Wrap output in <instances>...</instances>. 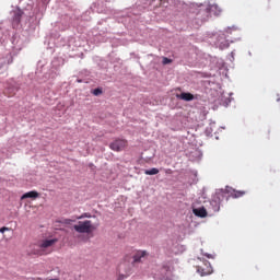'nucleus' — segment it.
Returning a JSON list of instances; mask_svg holds the SVG:
<instances>
[{
	"mask_svg": "<svg viewBox=\"0 0 280 280\" xmlns=\"http://www.w3.org/2000/svg\"><path fill=\"white\" fill-rule=\"evenodd\" d=\"M176 97L178 100H183L184 102H194V100L198 98V97H196L194 94H191L189 92H183L180 94H177Z\"/></svg>",
	"mask_w": 280,
	"mask_h": 280,
	"instance_id": "obj_5",
	"label": "nucleus"
},
{
	"mask_svg": "<svg viewBox=\"0 0 280 280\" xmlns=\"http://www.w3.org/2000/svg\"><path fill=\"white\" fill-rule=\"evenodd\" d=\"M198 272H201V277H205L206 275H211V264L209 261L206 262V269L202 267H198Z\"/></svg>",
	"mask_w": 280,
	"mask_h": 280,
	"instance_id": "obj_7",
	"label": "nucleus"
},
{
	"mask_svg": "<svg viewBox=\"0 0 280 280\" xmlns=\"http://www.w3.org/2000/svg\"><path fill=\"white\" fill-rule=\"evenodd\" d=\"M209 11H210V12H213V13L215 14V16H219V14L222 13V9L219 8L218 4H212V5H210Z\"/></svg>",
	"mask_w": 280,
	"mask_h": 280,
	"instance_id": "obj_11",
	"label": "nucleus"
},
{
	"mask_svg": "<svg viewBox=\"0 0 280 280\" xmlns=\"http://www.w3.org/2000/svg\"><path fill=\"white\" fill-rule=\"evenodd\" d=\"M93 95H102V89L97 88L95 90H93Z\"/></svg>",
	"mask_w": 280,
	"mask_h": 280,
	"instance_id": "obj_15",
	"label": "nucleus"
},
{
	"mask_svg": "<svg viewBox=\"0 0 280 280\" xmlns=\"http://www.w3.org/2000/svg\"><path fill=\"white\" fill-rule=\"evenodd\" d=\"M38 191L36 190H31L26 194H24L22 197H21V200H25L27 198H33L34 200H36V198H38Z\"/></svg>",
	"mask_w": 280,
	"mask_h": 280,
	"instance_id": "obj_9",
	"label": "nucleus"
},
{
	"mask_svg": "<svg viewBox=\"0 0 280 280\" xmlns=\"http://www.w3.org/2000/svg\"><path fill=\"white\" fill-rule=\"evenodd\" d=\"M165 174H173L172 168H166V170H165Z\"/></svg>",
	"mask_w": 280,
	"mask_h": 280,
	"instance_id": "obj_18",
	"label": "nucleus"
},
{
	"mask_svg": "<svg viewBox=\"0 0 280 280\" xmlns=\"http://www.w3.org/2000/svg\"><path fill=\"white\" fill-rule=\"evenodd\" d=\"M162 62H163V65H171L172 59L164 57Z\"/></svg>",
	"mask_w": 280,
	"mask_h": 280,
	"instance_id": "obj_16",
	"label": "nucleus"
},
{
	"mask_svg": "<svg viewBox=\"0 0 280 280\" xmlns=\"http://www.w3.org/2000/svg\"><path fill=\"white\" fill-rule=\"evenodd\" d=\"M192 213L197 215V218H207V209H205V207L194 209Z\"/></svg>",
	"mask_w": 280,
	"mask_h": 280,
	"instance_id": "obj_8",
	"label": "nucleus"
},
{
	"mask_svg": "<svg viewBox=\"0 0 280 280\" xmlns=\"http://www.w3.org/2000/svg\"><path fill=\"white\" fill-rule=\"evenodd\" d=\"M109 148L113 152H124L125 148H128V140L116 138L113 142H110Z\"/></svg>",
	"mask_w": 280,
	"mask_h": 280,
	"instance_id": "obj_2",
	"label": "nucleus"
},
{
	"mask_svg": "<svg viewBox=\"0 0 280 280\" xmlns=\"http://www.w3.org/2000/svg\"><path fill=\"white\" fill-rule=\"evenodd\" d=\"M207 257H208L209 259H211V255H207Z\"/></svg>",
	"mask_w": 280,
	"mask_h": 280,
	"instance_id": "obj_21",
	"label": "nucleus"
},
{
	"mask_svg": "<svg viewBox=\"0 0 280 280\" xmlns=\"http://www.w3.org/2000/svg\"><path fill=\"white\" fill-rule=\"evenodd\" d=\"M225 194H229L231 196V198H242L243 196H246V191L235 190L229 186L225 187Z\"/></svg>",
	"mask_w": 280,
	"mask_h": 280,
	"instance_id": "obj_4",
	"label": "nucleus"
},
{
	"mask_svg": "<svg viewBox=\"0 0 280 280\" xmlns=\"http://www.w3.org/2000/svg\"><path fill=\"white\" fill-rule=\"evenodd\" d=\"M5 231H10V228L3 226L0 229V233H5Z\"/></svg>",
	"mask_w": 280,
	"mask_h": 280,
	"instance_id": "obj_17",
	"label": "nucleus"
},
{
	"mask_svg": "<svg viewBox=\"0 0 280 280\" xmlns=\"http://www.w3.org/2000/svg\"><path fill=\"white\" fill-rule=\"evenodd\" d=\"M84 218H91V213L84 212L81 215L77 217V220H84Z\"/></svg>",
	"mask_w": 280,
	"mask_h": 280,
	"instance_id": "obj_13",
	"label": "nucleus"
},
{
	"mask_svg": "<svg viewBox=\"0 0 280 280\" xmlns=\"http://www.w3.org/2000/svg\"><path fill=\"white\" fill-rule=\"evenodd\" d=\"M145 257H148L147 250H137L132 256V266H135V264H141Z\"/></svg>",
	"mask_w": 280,
	"mask_h": 280,
	"instance_id": "obj_3",
	"label": "nucleus"
},
{
	"mask_svg": "<svg viewBox=\"0 0 280 280\" xmlns=\"http://www.w3.org/2000/svg\"><path fill=\"white\" fill-rule=\"evenodd\" d=\"M131 273H132V271L129 269V270L127 271V277L130 276Z\"/></svg>",
	"mask_w": 280,
	"mask_h": 280,
	"instance_id": "obj_19",
	"label": "nucleus"
},
{
	"mask_svg": "<svg viewBox=\"0 0 280 280\" xmlns=\"http://www.w3.org/2000/svg\"><path fill=\"white\" fill-rule=\"evenodd\" d=\"M127 276H120V279H126Z\"/></svg>",
	"mask_w": 280,
	"mask_h": 280,
	"instance_id": "obj_20",
	"label": "nucleus"
},
{
	"mask_svg": "<svg viewBox=\"0 0 280 280\" xmlns=\"http://www.w3.org/2000/svg\"><path fill=\"white\" fill-rule=\"evenodd\" d=\"M22 18H23V11H21V10L15 11L14 16H13V23L19 25V23H21Z\"/></svg>",
	"mask_w": 280,
	"mask_h": 280,
	"instance_id": "obj_10",
	"label": "nucleus"
},
{
	"mask_svg": "<svg viewBox=\"0 0 280 280\" xmlns=\"http://www.w3.org/2000/svg\"><path fill=\"white\" fill-rule=\"evenodd\" d=\"M144 174L147 176H155V174H159V168L153 167L151 170H145Z\"/></svg>",
	"mask_w": 280,
	"mask_h": 280,
	"instance_id": "obj_12",
	"label": "nucleus"
},
{
	"mask_svg": "<svg viewBox=\"0 0 280 280\" xmlns=\"http://www.w3.org/2000/svg\"><path fill=\"white\" fill-rule=\"evenodd\" d=\"M57 243L58 238L44 240L38 244V246L42 248V250H45V248H50V246H54V244Z\"/></svg>",
	"mask_w": 280,
	"mask_h": 280,
	"instance_id": "obj_6",
	"label": "nucleus"
},
{
	"mask_svg": "<svg viewBox=\"0 0 280 280\" xmlns=\"http://www.w3.org/2000/svg\"><path fill=\"white\" fill-rule=\"evenodd\" d=\"M72 229L77 233H93L95 231V225H93V222L91 220L85 221H79L78 224H74Z\"/></svg>",
	"mask_w": 280,
	"mask_h": 280,
	"instance_id": "obj_1",
	"label": "nucleus"
},
{
	"mask_svg": "<svg viewBox=\"0 0 280 280\" xmlns=\"http://www.w3.org/2000/svg\"><path fill=\"white\" fill-rule=\"evenodd\" d=\"M78 219H65L62 224H73Z\"/></svg>",
	"mask_w": 280,
	"mask_h": 280,
	"instance_id": "obj_14",
	"label": "nucleus"
}]
</instances>
